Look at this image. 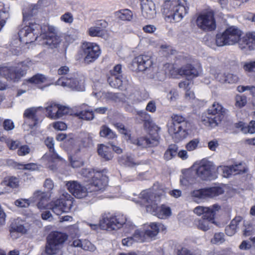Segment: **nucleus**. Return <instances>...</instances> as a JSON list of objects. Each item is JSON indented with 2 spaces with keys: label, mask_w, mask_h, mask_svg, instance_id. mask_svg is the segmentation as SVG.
<instances>
[{
  "label": "nucleus",
  "mask_w": 255,
  "mask_h": 255,
  "mask_svg": "<svg viewBox=\"0 0 255 255\" xmlns=\"http://www.w3.org/2000/svg\"><path fill=\"white\" fill-rule=\"evenodd\" d=\"M42 26L36 22L29 21L22 24L18 31L19 38L13 39L10 44V51L13 55H18L24 50V45L40 38Z\"/></svg>",
  "instance_id": "f257e3e1"
},
{
  "label": "nucleus",
  "mask_w": 255,
  "mask_h": 255,
  "mask_svg": "<svg viewBox=\"0 0 255 255\" xmlns=\"http://www.w3.org/2000/svg\"><path fill=\"white\" fill-rule=\"evenodd\" d=\"M139 200L133 201L144 207L148 212L161 219H165L171 215L170 207L164 205L158 206L160 201L159 196H156L151 190L142 191L139 194Z\"/></svg>",
  "instance_id": "f03ea898"
},
{
  "label": "nucleus",
  "mask_w": 255,
  "mask_h": 255,
  "mask_svg": "<svg viewBox=\"0 0 255 255\" xmlns=\"http://www.w3.org/2000/svg\"><path fill=\"white\" fill-rule=\"evenodd\" d=\"M126 222L127 218L125 215L108 212L102 215L98 224L89 223H86V224L93 230H97L99 228H100L102 230L107 231L118 230L125 225L124 232L125 234H128L134 230V227L132 225L126 224Z\"/></svg>",
  "instance_id": "7ed1b4c3"
},
{
  "label": "nucleus",
  "mask_w": 255,
  "mask_h": 255,
  "mask_svg": "<svg viewBox=\"0 0 255 255\" xmlns=\"http://www.w3.org/2000/svg\"><path fill=\"white\" fill-rule=\"evenodd\" d=\"M189 9L186 0H164L160 10L166 21L177 22L188 13Z\"/></svg>",
  "instance_id": "20e7f679"
},
{
  "label": "nucleus",
  "mask_w": 255,
  "mask_h": 255,
  "mask_svg": "<svg viewBox=\"0 0 255 255\" xmlns=\"http://www.w3.org/2000/svg\"><path fill=\"white\" fill-rule=\"evenodd\" d=\"M242 35V31L238 27L231 26L216 35L215 42H212L211 39L207 44L213 49H215L216 46L233 45L238 43Z\"/></svg>",
  "instance_id": "39448f33"
},
{
  "label": "nucleus",
  "mask_w": 255,
  "mask_h": 255,
  "mask_svg": "<svg viewBox=\"0 0 255 255\" xmlns=\"http://www.w3.org/2000/svg\"><path fill=\"white\" fill-rule=\"evenodd\" d=\"M228 110L218 102H214L206 113L203 114L201 122L206 127L215 128L224 120Z\"/></svg>",
  "instance_id": "423d86ee"
},
{
  "label": "nucleus",
  "mask_w": 255,
  "mask_h": 255,
  "mask_svg": "<svg viewBox=\"0 0 255 255\" xmlns=\"http://www.w3.org/2000/svg\"><path fill=\"white\" fill-rule=\"evenodd\" d=\"M165 73L172 78H177L178 75H184L190 78L199 76L202 72V69L200 64L196 67L188 64L179 69H176L173 64H167L165 65Z\"/></svg>",
  "instance_id": "0eeeda50"
},
{
  "label": "nucleus",
  "mask_w": 255,
  "mask_h": 255,
  "mask_svg": "<svg viewBox=\"0 0 255 255\" xmlns=\"http://www.w3.org/2000/svg\"><path fill=\"white\" fill-rule=\"evenodd\" d=\"M67 236L62 233L54 232L47 238L45 253L48 255H62L61 249Z\"/></svg>",
  "instance_id": "6e6552de"
},
{
  "label": "nucleus",
  "mask_w": 255,
  "mask_h": 255,
  "mask_svg": "<svg viewBox=\"0 0 255 255\" xmlns=\"http://www.w3.org/2000/svg\"><path fill=\"white\" fill-rule=\"evenodd\" d=\"M56 85L75 90L84 91L85 90L84 77L78 73L62 76L56 82Z\"/></svg>",
  "instance_id": "1a4fd4ad"
},
{
  "label": "nucleus",
  "mask_w": 255,
  "mask_h": 255,
  "mask_svg": "<svg viewBox=\"0 0 255 255\" xmlns=\"http://www.w3.org/2000/svg\"><path fill=\"white\" fill-rule=\"evenodd\" d=\"M88 189L91 197H95L99 192L104 191L106 188L108 182V177L103 172L97 171L92 179L88 180Z\"/></svg>",
  "instance_id": "9d476101"
},
{
  "label": "nucleus",
  "mask_w": 255,
  "mask_h": 255,
  "mask_svg": "<svg viewBox=\"0 0 255 255\" xmlns=\"http://www.w3.org/2000/svg\"><path fill=\"white\" fill-rule=\"evenodd\" d=\"M197 175L203 180H213L217 178L213 163L205 159L197 162L193 165Z\"/></svg>",
  "instance_id": "9b49d317"
},
{
  "label": "nucleus",
  "mask_w": 255,
  "mask_h": 255,
  "mask_svg": "<svg viewBox=\"0 0 255 255\" xmlns=\"http://www.w3.org/2000/svg\"><path fill=\"white\" fill-rule=\"evenodd\" d=\"M39 38L43 39L41 44L48 45L52 48L57 47L61 42L56 28L51 25H42Z\"/></svg>",
  "instance_id": "f8f14e48"
},
{
  "label": "nucleus",
  "mask_w": 255,
  "mask_h": 255,
  "mask_svg": "<svg viewBox=\"0 0 255 255\" xmlns=\"http://www.w3.org/2000/svg\"><path fill=\"white\" fill-rule=\"evenodd\" d=\"M196 23L197 27L204 31H212L216 27L214 13L211 10L202 11L197 15Z\"/></svg>",
  "instance_id": "ddd939ff"
},
{
  "label": "nucleus",
  "mask_w": 255,
  "mask_h": 255,
  "mask_svg": "<svg viewBox=\"0 0 255 255\" xmlns=\"http://www.w3.org/2000/svg\"><path fill=\"white\" fill-rule=\"evenodd\" d=\"M73 198L68 193H64L59 199L52 202L49 209L57 215L68 212L73 205Z\"/></svg>",
  "instance_id": "4468645a"
},
{
  "label": "nucleus",
  "mask_w": 255,
  "mask_h": 255,
  "mask_svg": "<svg viewBox=\"0 0 255 255\" xmlns=\"http://www.w3.org/2000/svg\"><path fill=\"white\" fill-rule=\"evenodd\" d=\"M81 50L84 56V60L89 64L96 61L101 54L99 45L95 42L85 41L82 43Z\"/></svg>",
  "instance_id": "2eb2a0df"
},
{
  "label": "nucleus",
  "mask_w": 255,
  "mask_h": 255,
  "mask_svg": "<svg viewBox=\"0 0 255 255\" xmlns=\"http://www.w3.org/2000/svg\"><path fill=\"white\" fill-rule=\"evenodd\" d=\"M43 111V109L41 107H32L25 111L24 113V123L23 125L24 130H28L27 127L32 128L37 125Z\"/></svg>",
  "instance_id": "dca6fc26"
},
{
  "label": "nucleus",
  "mask_w": 255,
  "mask_h": 255,
  "mask_svg": "<svg viewBox=\"0 0 255 255\" xmlns=\"http://www.w3.org/2000/svg\"><path fill=\"white\" fill-rule=\"evenodd\" d=\"M45 110L47 117L52 120L59 119L69 112L68 107L53 102L47 103Z\"/></svg>",
  "instance_id": "f3484780"
},
{
  "label": "nucleus",
  "mask_w": 255,
  "mask_h": 255,
  "mask_svg": "<svg viewBox=\"0 0 255 255\" xmlns=\"http://www.w3.org/2000/svg\"><path fill=\"white\" fill-rule=\"evenodd\" d=\"M152 65V60L150 55H140L132 61L130 68L136 72L144 71L150 69Z\"/></svg>",
  "instance_id": "a211bd4d"
},
{
  "label": "nucleus",
  "mask_w": 255,
  "mask_h": 255,
  "mask_svg": "<svg viewBox=\"0 0 255 255\" xmlns=\"http://www.w3.org/2000/svg\"><path fill=\"white\" fill-rule=\"evenodd\" d=\"M209 73L221 83L235 84L239 81L237 75L230 73L221 72L219 68L216 66H211Z\"/></svg>",
  "instance_id": "6ab92c4d"
},
{
  "label": "nucleus",
  "mask_w": 255,
  "mask_h": 255,
  "mask_svg": "<svg viewBox=\"0 0 255 255\" xmlns=\"http://www.w3.org/2000/svg\"><path fill=\"white\" fill-rule=\"evenodd\" d=\"M66 186L69 191L77 198L91 197L87 185L85 187L76 181H69L66 182Z\"/></svg>",
  "instance_id": "aec40b11"
},
{
  "label": "nucleus",
  "mask_w": 255,
  "mask_h": 255,
  "mask_svg": "<svg viewBox=\"0 0 255 255\" xmlns=\"http://www.w3.org/2000/svg\"><path fill=\"white\" fill-rule=\"evenodd\" d=\"M160 128L155 126L156 132L153 134L149 133L147 137H141L137 139H132L131 142L141 148L156 146L159 143V136L158 131Z\"/></svg>",
  "instance_id": "412c9836"
},
{
  "label": "nucleus",
  "mask_w": 255,
  "mask_h": 255,
  "mask_svg": "<svg viewBox=\"0 0 255 255\" xmlns=\"http://www.w3.org/2000/svg\"><path fill=\"white\" fill-rule=\"evenodd\" d=\"M24 71L17 72L15 66L2 65L0 66V77H4L6 79L18 81L23 76Z\"/></svg>",
  "instance_id": "4be33fe9"
},
{
  "label": "nucleus",
  "mask_w": 255,
  "mask_h": 255,
  "mask_svg": "<svg viewBox=\"0 0 255 255\" xmlns=\"http://www.w3.org/2000/svg\"><path fill=\"white\" fill-rule=\"evenodd\" d=\"M239 48L245 52L255 49V32H249L240 37L238 42Z\"/></svg>",
  "instance_id": "5701e85b"
},
{
  "label": "nucleus",
  "mask_w": 255,
  "mask_h": 255,
  "mask_svg": "<svg viewBox=\"0 0 255 255\" xmlns=\"http://www.w3.org/2000/svg\"><path fill=\"white\" fill-rule=\"evenodd\" d=\"M33 225L34 223H29L26 220L17 218L11 223L9 232L11 235L15 232L24 234L30 230L33 227Z\"/></svg>",
  "instance_id": "b1692460"
},
{
  "label": "nucleus",
  "mask_w": 255,
  "mask_h": 255,
  "mask_svg": "<svg viewBox=\"0 0 255 255\" xmlns=\"http://www.w3.org/2000/svg\"><path fill=\"white\" fill-rule=\"evenodd\" d=\"M168 131L175 142L182 140L188 135L187 130L179 124H171L168 127Z\"/></svg>",
  "instance_id": "393cba45"
},
{
  "label": "nucleus",
  "mask_w": 255,
  "mask_h": 255,
  "mask_svg": "<svg viewBox=\"0 0 255 255\" xmlns=\"http://www.w3.org/2000/svg\"><path fill=\"white\" fill-rule=\"evenodd\" d=\"M45 143L49 149V153L45 154L42 157L43 160H47L49 162L48 167L51 169H54V167L50 164V162H56L57 161L61 160L62 158L60 157L54 151V140L52 137H47L45 140Z\"/></svg>",
  "instance_id": "a878e982"
},
{
  "label": "nucleus",
  "mask_w": 255,
  "mask_h": 255,
  "mask_svg": "<svg viewBox=\"0 0 255 255\" xmlns=\"http://www.w3.org/2000/svg\"><path fill=\"white\" fill-rule=\"evenodd\" d=\"M144 230L146 235L149 239L154 240L159 232H164L166 230V227L161 223L151 222L145 225Z\"/></svg>",
  "instance_id": "bb28decb"
},
{
  "label": "nucleus",
  "mask_w": 255,
  "mask_h": 255,
  "mask_svg": "<svg viewBox=\"0 0 255 255\" xmlns=\"http://www.w3.org/2000/svg\"><path fill=\"white\" fill-rule=\"evenodd\" d=\"M141 8L142 16L146 19L154 18L156 14L154 2L150 0H142L141 2Z\"/></svg>",
  "instance_id": "cd10ccee"
},
{
  "label": "nucleus",
  "mask_w": 255,
  "mask_h": 255,
  "mask_svg": "<svg viewBox=\"0 0 255 255\" xmlns=\"http://www.w3.org/2000/svg\"><path fill=\"white\" fill-rule=\"evenodd\" d=\"M192 85L193 82L191 80L186 79L179 83V87L185 90V100L186 102L195 103L197 100L195 98L194 92L190 90Z\"/></svg>",
  "instance_id": "c85d7f7f"
},
{
  "label": "nucleus",
  "mask_w": 255,
  "mask_h": 255,
  "mask_svg": "<svg viewBox=\"0 0 255 255\" xmlns=\"http://www.w3.org/2000/svg\"><path fill=\"white\" fill-rule=\"evenodd\" d=\"M33 199L35 200L34 202L38 201L37 207L39 209H49L50 205L48 204L49 197L47 193L37 191L34 193Z\"/></svg>",
  "instance_id": "c756f323"
},
{
  "label": "nucleus",
  "mask_w": 255,
  "mask_h": 255,
  "mask_svg": "<svg viewBox=\"0 0 255 255\" xmlns=\"http://www.w3.org/2000/svg\"><path fill=\"white\" fill-rule=\"evenodd\" d=\"M220 209V207L217 204H215L210 207L199 206L194 209V212L198 216L203 215V217H206L208 216H215V212L219 211Z\"/></svg>",
  "instance_id": "7c9ffc66"
},
{
  "label": "nucleus",
  "mask_w": 255,
  "mask_h": 255,
  "mask_svg": "<svg viewBox=\"0 0 255 255\" xmlns=\"http://www.w3.org/2000/svg\"><path fill=\"white\" fill-rule=\"evenodd\" d=\"M38 12V7L36 4H31L23 10V20L24 22H35L34 16Z\"/></svg>",
  "instance_id": "2f4dec72"
},
{
  "label": "nucleus",
  "mask_w": 255,
  "mask_h": 255,
  "mask_svg": "<svg viewBox=\"0 0 255 255\" xmlns=\"http://www.w3.org/2000/svg\"><path fill=\"white\" fill-rule=\"evenodd\" d=\"M93 95L98 99H101L102 100H105L106 101L109 100H114L117 101V99H122V97L123 96L120 94H115L113 93H106L101 91H96L94 90L92 93Z\"/></svg>",
  "instance_id": "473e14b6"
},
{
  "label": "nucleus",
  "mask_w": 255,
  "mask_h": 255,
  "mask_svg": "<svg viewBox=\"0 0 255 255\" xmlns=\"http://www.w3.org/2000/svg\"><path fill=\"white\" fill-rule=\"evenodd\" d=\"M72 245L74 247L80 248L90 252H94L96 249V247L87 240L75 239L73 241Z\"/></svg>",
  "instance_id": "72a5a7b5"
},
{
  "label": "nucleus",
  "mask_w": 255,
  "mask_h": 255,
  "mask_svg": "<svg viewBox=\"0 0 255 255\" xmlns=\"http://www.w3.org/2000/svg\"><path fill=\"white\" fill-rule=\"evenodd\" d=\"M208 216L206 217H203L202 219L197 221L196 224L198 228L203 231H207L210 229L211 224H214L215 216Z\"/></svg>",
  "instance_id": "f704fd0d"
},
{
  "label": "nucleus",
  "mask_w": 255,
  "mask_h": 255,
  "mask_svg": "<svg viewBox=\"0 0 255 255\" xmlns=\"http://www.w3.org/2000/svg\"><path fill=\"white\" fill-rule=\"evenodd\" d=\"M108 81L110 85L114 88L123 90L125 88L124 85L126 83V81H124L122 80V75H111L108 78Z\"/></svg>",
  "instance_id": "c9c22d12"
},
{
  "label": "nucleus",
  "mask_w": 255,
  "mask_h": 255,
  "mask_svg": "<svg viewBox=\"0 0 255 255\" xmlns=\"http://www.w3.org/2000/svg\"><path fill=\"white\" fill-rule=\"evenodd\" d=\"M106 23L104 21H99L96 26H91L88 30V34L92 37H101L104 34V29L100 27V25H104L105 26Z\"/></svg>",
  "instance_id": "e433bc0d"
},
{
  "label": "nucleus",
  "mask_w": 255,
  "mask_h": 255,
  "mask_svg": "<svg viewBox=\"0 0 255 255\" xmlns=\"http://www.w3.org/2000/svg\"><path fill=\"white\" fill-rule=\"evenodd\" d=\"M9 17V7H5L3 2L0 1V31Z\"/></svg>",
  "instance_id": "4c0bfd02"
},
{
  "label": "nucleus",
  "mask_w": 255,
  "mask_h": 255,
  "mask_svg": "<svg viewBox=\"0 0 255 255\" xmlns=\"http://www.w3.org/2000/svg\"><path fill=\"white\" fill-rule=\"evenodd\" d=\"M242 220L240 216L236 217L231 222L230 224L226 228V233L229 236H232L237 232L239 223Z\"/></svg>",
  "instance_id": "58836bf2"
},
{
  "label": "nucleus",
  "mask_w": 255,
  "mask_h": 255,
  "mask_svg": "<svg viewBox=\"0 0 255 255\" xmlns=\"http://www.w3.org/2000/svg\"><path fill=\"white\" fill-rule=\"evenodd\" d=\"M99 155L106 160L112 159L113 156L109 146L104 144H101L98 148Z\"/></svg>",
  "instance_id": "ea45409f"
},
{
  "label": "nucleus",
  "mask_w": 255,
  "mask_h": 255,
  "mask_svg": "<svg viewBox=\"0 0 255 255\" xmlns=\"http://www.w3.org/2000/svg\"><path fill=\"white\" fill-rule=\"evenodd\" d=\"M236 127L241 128L244 133L253 134L255 132V121H252L247 126H246L243 122H239L236 124Z\"/></svg>",
  "instance_id": "a19ab883"
},
{
  "label": "nucleus",
  "mask_w": 255,
  "mask_h": 255,
  "mask_svg": "<svg viewBox=\"0 0 255 255\" xmlns=\"http://www.w3.org/2000/svg\"><path fill=\"white\" fill-rule=\"evenodd\" d=\"M117 18L124 21H130L132 18V12L128 9H123L115 13Z\"/></svg>",
  "instance_id": "79ce46f5"
},
{
  "label": "nucleus",
  "mask_w": 255,
  "mask_h": 255,
  "mask_svg": "<svg viewBox=\"0 0 255 255\" xmlns=\"http://www.w3.org/2000/svg\"><path fill=\"white\" fill-rule=\"evenodd\" d=\"M119 162L121 164L130 167H133L139 164L138 163L135 161L131 155L122 156L119 158Z\"/></svg>",
  "instance_id": "37998d69"
},
{
  "label": "nucleus",
  "mask_w": 255,
  "mask_h": 255,
  "mask_svg": "<svg viewBox=\"0 0 255 255\" xmlns=\"http://www.w3.org/2000/svg\"><path fill=\"white\" fill-rule=\"evenodd\" d=\"M205 189L207 198H213L221 195L224 192V189L220 186H214Z\"/></svg>",
  "instance_id": "c03bdc74"
},
{
  "label": "nucleus",
  "mask_w": 255,
  "mask_h": 255,
  "mask_svg": "<svg viewBox=\"0 0 255 255\" xmlns=\"http://www.w3.org/2000/svg\"><path fill=\"white\" fill-rule=\"evenodd\" d=\"M132 237L135 242L143 243L149 240L148 237L146 235V231H145L144 229L143 230H135Z\"/></svg>",
  "instance_id": "a18cd8bd"
},
{
  "label": "nucleus",
  "mask_w": 255,
  "mask_h": 255,
  "mask_svg": "<svg viewBox=\"0 0 255 255\" xmlns=\"http://www.w3.org/2000/svg\"><path fill=\"white\" fill-rule=\"evenodd\" d=\"M34 62L31 60L29 59H26L23 61L17 64V66H15L16 68V71L17 72L19 71H24V76L26 74V71L29 68H31L33 65H34Z\"/></svg>",
  "instance_id": "49530a36"
},
{
  "label": "nucleus",
  "mask_w": 255,
  "mask_h": 255,
  "mask_svg": "<svg viewBox=\"0 0 255 255\" xmlns=\"http://www.w3.org/2000/svg\"><path fill=\"white\" fill-rule=\"evenodd\" d=\"M101 136L109 139H114L117 137L116 134L107 126H103L100 131Z\"/></svg>",
  "instance_id": "de8ad7c7"
},
{
  "label": "nucleus",
  "mask_w": 255,
  "mask_h": 255,
  "mask_svg": "<svg viewBox=\"0 0 255 255\" xmlns=\"http://www.w3.org/2000/svg\"><path fill=\"white\" fill-rule=\"evenodd\" d=\"M47 78L44 75L37 74L27 80V82L34 84H40L48 82Z\"/></svg>",
  "instance_id": "09e8293b"
},
{
  "label": "nucleus",
  "mask_w": 255,
  "mask_h": 255,
  "mask_svg": "<svg viewBox=\"0 0 255 255\" xmlns=\"http://www.w3.org/2000/svg\"><path fill=\"white\" fill-rule=\"evenodd\" d=\"M19 182V179L14 176L7 177L1 182V183H4V187H5V186H7L13 188L18 187Z\"/></svg>",
  "instance_id": "8fccbe9b"
},
{
  "label": "nucleus",
  "mask_w": 255,
  "mask_h": 255,
  "mask_svg": "<svg viewBox=\"0 0 255 255\" xmlns=\"http://www.w3.org/2000/svg\"><path fill=\"white\" fill-rule=\"evenodd\" d=\"M178 147L175 144L170 145L168 149L164 153V157L166 160H170L173 157H174L177 151Z\"/></svg>",
  "instance_id": "3c124183"
},
{
  "label": "nucleus",
  "mask_w": 255,
  "mask_h": 255,
  "mask_svg": "<svg viewBox=\"0 0 255 255\" xmlns=\"http://www.w3.org/2000/svg\"><path fill=\"white\" fill-rule=\"evenodd\" d=\"M34 199L33 196L29 199H18L14 202L15 205L20 208H27L30 205V203L34 202Z\"/></svg>",
  "instance_id": "603ef678"
},
{
  "label": "nucleus",
  "mask_w": 255,
  "mask_h": 255,
  "mask_svg": "<svg viewBox=\"0 0 255 255\" xmlns=\"http://www.w3.org/2000/svg\"><path fill=\"white\" fill-rule=\"evenodd\" d=\"M77 116L81 119L90 121L94 119V113L93 111L84 110L77 113Z\"/></svg>",
  "instance_id": "864d4df0"
},
{
  "label": "nucleus",
  "mask_w": 255,
  "mask_h": 255,
  "mask_svg": "<svg viewBox=\"0 0 255 255\" xmlns=\"http://www.w3.org/2000/svg\"><path fill=\"white\" fill-rule=\"evenodd\" d=\"M218 170L222 171L223 173V176L226 178H228L231 175L234 174L232 165L220 166L218 167Z\"/></svg>",
  "instance_id": "5fc2aeb1"
},
{
  "label": "nucleus",
  "mask_w": 255,
  "mask_h": 255,
  "mask_svg": "<svg viewBox=\"0 0 255 255\" xmlns=\"http://www.w3.org/2000/svg\"><path fill=\"white\" fill-rule=\"evenodd\" d=\"M200 139L194 138L189 141L185 145V148L188 151H192L196 150L199 144Z\"/></svg>",
  "instance_id": "6e6d98bb"
},
{
  "label": "nucleus",
  "mask_w": 255,
  "mask_h": 255,
  "mask_svg": "<svg viewBox=\"0 0 255 255\" xmlns=\"http://www.w3.org/2000/svg\"><path fill=\"white\" fill-rule=\"evenodd\" d=\"M232 166L234 174L245 173L248 170V168L245 163H240L232 165Z\"/></svg>",
  "instance_id": "4d7b16f0"
},
{
  "label": "nucleus",
  "mask_w": 255,
  "mask_h": 255,
  "mask_svg": "<svg viewBox=\"0 0 255 255\" xmlns=\"http://www.w3.org/2000/svg\"><path fill=\"white\" fill-rule=\"evenodd\" d=\"M192 196L198 199H202L207 198L206 189H201L199 190H194L191 193Z\"/></svg>",
  "instance_id": "13d9d810"
},
{
  "label": "nucleus",
  "mask_w": 255,
  "mask_h": 255,
  "mask_svg": "<svg viewBox=\"0 0 255 255\" xmlns=\"http://www.w3.org/2000/svg\"><path fill=\"white\" fill-rule=\"evenodd\" d=\"M243 67L246 72H255V60L243 62Z\"/></svg>",
  "instance_id": "bf43d9fd"
},
{
  "label": "nucleus",
  "mask_w": 255,
  "mask_h": 255,
  "mask_svg": "<svg viewBox=\"0 0 255 255\" xmlns=\"http://www.w3.org/2000/svg\"><path fill=\"white\" fill-rule=\"evenodd\" d=\"M235 105L237 107L241 108L243 107L247 104V98L243 95H237L235 98Z\"/></svg>",
  "instance_id": "052dcab7"
},
{
  "label": "nucleus",
  "mask_w": 255,
  "mask_h": 255,
  "mask_svg": "<svg viewBox=\"0 0 255 255\" xmlns=\"http://www.w3.org/2000/svg\"><path fill=\"white\" fill-rule=\"evenodd\" d=\"M70 160L71 166L73 168H79L84 164L83 160L79 157H71Z\"/></svg>",
  "instance_id": "680f3d73"
},
{
  "label": "nucleus",
  "mask_w": 255,
  "mask_h": 255,
  "mask_svg": "<svg viewBox=\"0 0 255 255\" xmlns=\"http://www.w3.org/2000/svg\"><path fill=\"white\" fill-rule=\"evenodd\" d=\"M96 171H95L94 170L90 168H84L83 169L81 172L80 173L82 175H83L84 177L89 179H92V177L94 176V174L95 173Z\"/></svg>",
  "instance_id": "e2e57ef3"
},
{
  "label": "nucleus",
  "mask_w": 255,
  "mask_h": 255,
  "mask_svg": "<svg viewBox=\"0 0 255 255\" xmlns=\"http://www.w3.org/2000/svg\"><path fill=\"white\" fill-rule=\"evenodd\" d=\"M6 143L10 150H15L20 145V143L18 140H13L11 139H7Z\"/></svg>",
  "instance_id": "0e129e2a"
},
{
  "label": "nucleus",
  "mask_w": 255,
  "mask_h": 255,
  "mask_svg": "<svg viewBox=\"0 0 255 255\" xmlns=\"http://www.w3.org/2000/svg\"><path fill=\"white\" fill-rule=\"evenodd\" d=\"M60 20L67 23H72L73 21V16L71 13L67 12L62 15Z\"/></svg>",
  "instance_id": "69168bd1"
},
{
  "label": "nucleus",
  "mask_w": 255,
  "mask_h": 255,
  "mask_svg": "<svg viewBox=\"0 0 255 255\" xmlns=\"http://www.w3.org/2000/svg\"><path fill=\"white\" fill-rule=\"evenodd\" d=\"M194 170L195 169L193 168V166L190 168L183 169L182 171V175L191 180L194 177Z\"/></svg>",
  "instance_id": "338daca9"
},
{
  "label": "nucleus",
  "mask_w": 255,
  "mask_h": 255,
  "mask_svg": "<svg viewBox=\"0 0 255 255\" xmlns=\"http://www.w3.org/2000/svg\"><path fill=\"white\" fill-rule=\"evenodd\" d=\"M224 234L221 233H216L211 242L213 244H220L224 241Z\"/></svg>",
  "instance_id": "774afa93"
}]
</instances>
